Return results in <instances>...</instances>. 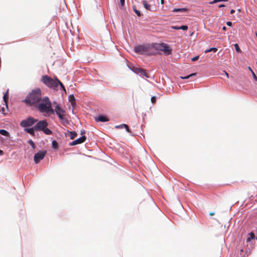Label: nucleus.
<instances>
[{"label": "nucleus", "instance_id": "09e8293b", "mask_svg": "<svg viewBox=\"0 0 257 257\" xmlns=\"http://www.w3.org/2000/svg\"><path fill=\"white\" fill-rule=\"evenodd\" d=\"M249 70H250L251 71V72L252 71L250 68V67H249Z\"/></svg>", "mask_w": 257, "mask_h": 257}, {"label": "nucleus", "instance_id": "5701e85b", "mask_svg": "<svg viewBox=\"0 0 257 257\" xmlns=\"http://www.w3.org/2000/svg\"><path fill=\"white\" fill-rule=\"evenodd\" d=\"M217 51V48H211L210 49L206 50L205 51V53H207L208 52H211V51H213L214 52H216Z\"/></svg>", "mask_w": 257, "mask_h": 257}, {"label": "nucleus", "instance_id": "72a5a7b5", "mask_svg": "<svg viewBox=\"0 0 257 257\" xmlns=\"http://www.w3.org/2000/svg\"><path fill=\"white\" fill-rule=\"evenodd\" d=\"M121 6H123L124 5L125 0H120Z\"/></svg>", "mask_w": 257, "mask_h": 257}, {"label": "nucleus", "instance_id": "f704fd0d", "mask_svg": "<svg viewBox=\"0 0 257 257\" xmlns=\"http://www.w3.org/2000/svg\"><path fill=\"white\" fill-rule=\"evenodd\" d=\"M218 3V0H214L212 2H209L210 4H213Z\"/></svg>", "mask_w": 257, "mask_h": 257}, {"label": "nucleus", "instance_id": "f03ea898", "mask_svg": "<svg viewBox=\"0 0 257 257\" xmlns=\"http://www.w3.org/2000/svg\"><path fill=\"white\" fill-rule=\"evenodd\" d=\"M41 113L53 114L54 110L52 106V103L48 97L42 98L41 100L35 106Z\"/></svg>", "mask_w": 257, "mask_h": 257}, {"label": "nucleus", "instance_id": "39448f33", "mask_svg": "<svg viewBox=\"0 0 257 257\" xmlns=\"http://www.w3.org/2000/svg\"><path fill=\"white\" fill-rule=\"evenodd\" d=\"M153 47L156 50L163 51L165 55L171 54L172 50L170 46L165 43L154 44Z\"/></svg>", "mask_w": 257, "mask_h": 257}, {"label": "nucleus", "instance_id": "f257e3e1", "mask_svg": "<svg viewBox=\"0 0 257 257\" xmlns=\"http://www.w3.org/2000/svg\"><path fill=\"white\" fill-rule=\"evenodd\" d=\"M41 98V90L40 88H37L32 90L28 94L24 102L29 106H35Z\"/></svg>", "mask_w": 257, "mask_h": 257}, {"label": "nucleus", "instance_id": "412c9836", "mask_svg": "<svg viewBox=\"0 0 257 257\" xmlns=\"http://www.w3.org/2000/svg\"><path fill=\"white\" fill-rule=\"evenodd\" d=\"M249 235H250V237H249L247 239V242L250 241L251 239H254L255 238V234H254V233L253 232H250L249 233Z\"/></svg>", "mask_w": 257, "mask_h": 257}, {"label": "nucleus", "instance_id": "a18cd8bd", "mask_svg": "<svg viewBox=\"0 0 257 257\" xmlns=\"http://www.w3.org/2000/svg\"><path fill=\"white\" fill-rule=\"evenodd\" d=\"M223 30L225 31L226 30V28L225 26H223L222 28Z\"/></svg>", "mask_w": 257, "mask_h": 257}, {"label": "nucleus", "instance_id": "7c9ffc66", "mask_svg": "<svg viewBox=\"0 0 257 257\" xmlns=\"http://www.w3.org/2000/svg\"><path fill=\"white\" fill-rule=\"evenodd\" d=\"M188 29V27L187 26H182L180 27V30H183L184 31H186Z\"/></svg>", "mask_w": 257, "mask_h": 257}, {"label": "nucleus", "instance_id": "20e7f679", "mask_svg": "<svg viewBox=\"0 0 257 257\" xmlns=\"http://www.w3.org/2000/svg\"><path fill=\"white\" fill-rule=\"evenodd\" d=\"M48 123L46 120H40L34 125V128L36 131H42L45 134L50 135L52 134V132L48 128Z\"/></svg>", "mask_w": 257, "mask_h": 257}, {"label": "nucleus", "instance_id": "473e14b6", "mask_svg": "<svg viewBox=\"0 0 257 257\" xmlns=\"http://www.w3.org/2000/svg\"><path fill=\"white\" fill-rule=\"evenodd\" d=\"M198 59H199V56H195V57H193V58H192V61H195L197 60Z\"/></svg>", "mask_w": 257, "mask_h": 257}, {"label": "nucleus", "instance_id": "2f4dec72", "mask_svg": "<svg viewBox=\"0 0 257 257\" xmlns=\"http://www.w3.org/2000/svg\"><path fill=\"white\" fill-rule=\"evenodd\" d=\"M156 97L155 96L152 97V98H151V102L153 103H155L156 102Z\"/></svg>", "mask_w": 257, "mask_h": 257}, {"label": "nucleus", "instance_id": "c03bdc74", "mask_svg": "<svg viewBox=\"0 0 257 257\" xmlns=\"http://www.w3.org/2000/svg\"><path fill=\"white\" fill-rule=\"evenodd\" d=\"M161 3L162 5H163L164 4V0H161Z\"/></svg>", "mask_w": 257, "mask_h": 257}, {"label": "nucleus", "instance_id": "4c0bfd02", "mask_svg": "<svg viewBox=\"0 0 257 257\" xmlns=\"http://www.w3.org/2000/svg\"><path fill=\"white\" fill-rule=\"evenodd\" d=\"M172 28H173L174 29H175V30H180V27L173 26V27H172Z\"/></svg>", "mask_w": 257, "mask_h": 257}, {"label": "nucleus", "instance_id": "423d86ee", "mask_svg": "<svg viewBox=\"0 0 257 257\" xmlns=\"http://www.w3.org/2000/svg\"><path fill=\"white\" fill-rule=\"evenodd\" d=\"M41 81L48 87L52 88L54 89H57L56 78L53 79L47 75H44L42 76Z\"/></svg>", "mask_w": 257, "mask_h": 257}, {"label": "nucleus", "instance_id": "6e6552de", "mask_svg": "<svg viewBox=\"0 0 257 257\" xmlns=\"http://www.w3.org/2000/svg\"><path fill=\"white\" fill-rule=\"evenodd\" d=\"M54 110V112H55L57 115L58 116L60 119L64 120L65 111L61 108L59 105H57L55 106V109Z\"/></svg>", "mask_w": 257, "mask_h": 257}, {"label": "nucleus", "instance_id": "cd10ccee", "mask_svg": "<svg viewBox=\"0 0 257 257\" xmlns=\"http://www.w3.org/2000/svg\"><path fill=\"white\" fill-rule=\"evenodd\" d=\"M234 47H235V50L238 52H241V50L240 49L239 47V46L237 44H235L234 45Z\"/></svg>", "mask_w": 257, "mask_h": 257}, {"label": "nucleus", "instance_id": "0eeeda50", "mask_svg": "<svg viewBox=\"0 0 257 257\" xmlns=\"http://www.w3.org/2000/svg\"><path fill=\"white\" fill-rule=\"evenodd\" d=\"M37 121L38 119H35L32 117H29L27 119L22 120L20 123V125L22 127H26L32 126Z\"/></svg>", "mask_w": 257, "mask_h": 257}, {"label": "nucleus", "instance_id": "4468645a", "mask_svg": "<svg viewBox=\"0 0 257 257\" xmlns=\"http://www.w3.org/2000/svg\"><path fill=\"white\" fill-rule=\"evenodd\" d=\"M25 131L30 134L32 136L35 135V129L34 128V126L33 127L29 128H25Z\"/></svg>", "mask_w": 257, "mask_h": 257}, {"label": "nucleus", "instance_id": "ddd939ff", "mask_svg": "<svg viewBox=\"0 0 257 257\" xmlns=\"http://www.w3.org/2000/svg\"><path fill=\"white\" fill-rule=\"evenodd\" d=\"M188 9L187 8H179L176 9L175 8L173 10V12H180V13H184L188 12Z\"/></svg>", "mask_w": 257, "mask_h": 257}, {"label": "nucleus", "instance_id": "de8ad7c7", "mask_svg": "<svg viewBox=\"0 0 257 257\" xmlns=\"http://www.w3.org/2000/svg\"><path fill=\"white\" fill-rule=\"evenodd\" d=\"M225 72V75L227 76V77H228V73L227 72Z\"/></svg>", "mask_w": 257, "mask_h": 257}, {"label": "nucleus", "instance_id": "9d476101", "mask_svg": "<svg viewBox=\"0 0 257 257\" xmlns=\"http://www.w3.org/2000/svg\"><path fill=\"white\" fill-rule=\"evenodd\" d=\"M86 140V137L85 136H82L75 141H73L72 142L70 143L69 144L70 146H75L76 145L80 144L83 142H84Z\"/></svg>", "mask_w": 257, "mask_h": 257}, {"label": "nucleus", "instance_id": "c85d7f7f", "mask_svg": "<svg viewBox=\"0 0 257 257\" xmlns=\"http://www.w3.org/2000/svg\"><path fill=\"white\" fill-rule=\"evenodd\" d=\"M28 143L33 148H35V143L32 140H29Z\"/></svg>", "mask_w": 257, "mask_h": 257}, {"label": "nucleus", "instance_id": "a19ab883", "mask_svg": "<svg viewBox=\"0 0 257 257\" xmlns=\"http://www.w3.org/2000/svg\"><path fill=\"white\" fill-rule=\"evenodd\" d=\"M225 7V5H223V4L220 5L218 6L219 8H222V7Z\"/></svg>", "mask_w": 257, "mask_h": 257}, {"label": "nucleus", "instance_id": "49530a36", "mask_svg": "<svg viewBox=\"0 0 257 257\" xmlns=\"http://www.w3.org/2000/svg\"><path fill=\"white\" fill-rule=\"evenodd\" d=\"M3 154V151L2 150H0V155H2Z\"/></svg>", "mask_w": 257, "mask_h": 257}, {"label": "nucleus", "instance_id": "79ce46f5", "mask_svg": "<svg viewBox=\"0 0 257 257\" xmlns=\"http://www.w3.org/2000/svg\"><path fill=\"white\" fill-rule=\"evenodd\" d=\"M227 0H218V2H227Z\"/></svg>", "mask_w": 257, "mask_h": 257}, {"label": "nucleus", "instance_id": "37998d69", "mask_svg": "<svg viewBox=\"0 0 257 257\" xmlns=\"http://www.w3.org/2000/svg\"><path fill=\"white\" fill-rule=\"evenodd\" d=\"M214 214H215V213H214V212H210V213H209V215H210V216L214 215Z\"/></svg>", "mask_w": 257, "mask_h": 257}, {"label": "nucleus", "instance_id": "7ed1b4c3", "mask_svg": "<svg viewBox=\"0 0 257 257\" xmlns=\"http://www.w3.org/2000/svg\"><path fill=\"white\" fill-rule=\"evenodd\" d=\"M135 52L140 55H156V52L154 51L153 45H139L135 47Z\"/></svg>", "mask_w": 257, "mask_h": 257}, {"label": "nucleus", "instance_id": "c756f323", "mask_svg": "<svg viewBox=\"0 0 257 257\" xmlns=\"http://www.w3.org/2000/svg\"><path fill=\"white\" fill-rule=\"evenodd\" d=\"M134 10L138 16L140 17L141 16V14L139 10H137L136 8H134Z\"/></svg>", "mask_w": 257, "mask_h": 257}, {"label": "nucleus", "instance_id": "ea45409f", "mask_svg": "<svg viewBox=\"0 0 257 257\" xmlns=\"http://www.w3.org/2000/svg\"><path fill=\"white\" fill-rule=\"evenodd\" d=\"M234 12H235V11H234V10H231L230 11V13L231 14H233V13H234Z\"/></svg>", "mask_w": 257, "mask_h": 257}, {"label": "nucleus", "instance_id": "9b49d317", "mask_svg": "<svg viewBox=\"0 0 257 257\" xmlns=\"http://www.w3.org/2000/svg\"><path fill=\"white\" fill-rule=\"evenodd\" d=\"M95 120L96 121H101V122H106L109 120V119L105 116L103 115H99L98 117H95Z\"/></svg>", "mask_w": 257, "mask_h": 257}, {"label": "nucleus", "instance_id": "1a4fd4ad", "mask_svg": "<svg viewBox=\"0 0 257 257\" xmlns=\"http://www.w3.org/2000/svg\"><path fill=\"white\" fill-rule=\"evenodd\" d=\"M46 154V151H41L36 153L34 157L35 163L38 164L41 160L43 159Z\"/></svg>", "mask_w": 257, "mask_h": 257}, {"label": "nucleus", "instance_id": "58836bf2", "mask_svg": "<svg viewBox=\"0 0 257 257\" xmlns=\"http://www.w3.org/2000/svg\"><path fill=\"white\" fill-rule=\"evenodd\" d=\"M4 95H6L9 96V89H7V90L6 91V93L4 94Z\"/></svg>", "mask_w": 257, "mask_h": 257}, {"label": "nucleus", "instance_id": "6ab92c4d", "mask_svg": "<svg viewBox=\"0 0 257 257\" xmlns=\"http://www.w3.org/2000/svg\"><path fill=\"white\" fill-rule=\"evenodd\" d=\"M0 134L7 137L10 136V133L5 130H0Z\"/></svg>", "mask_w": 257, "mask_h": 257}, {"label": "nucleus", "instance_id": "a878e982", "mask_svg": "<svg viewBox=\"0 0 257 257\" xmlns=\"http://www.w3.org/2000/svg\"><path fill=\"white\" fill-rule=\"evenodd\" d=\"M142 68H134L133 71L137 74H140L141 72V70H142Z\"/></svg>", "mask_w": 257, "mask_h": 257}, {"label": "nucleus", "instance_id": "b1692460", "mask_svg": "<svg viewBox=\"0 0 257 257\" xmlns=\"http://www.w3.org/2000/svg\"><path fill=\"white\" fill-rule=\"evenodd\" d=\"M52 147L54 149H57L58 148V145L56 141H53L52 143Z\"/></svg>", "mask_w": 257, "mask_h": 257}, {"label": "nucleus", "instance_id": "c9c22d12", "mask_svg": "<svg viewBox=\"0 0 257 257\" xmlns=\"http://www.w3.org/2000/svg\"><path fill=\"white\" fill-rule=\"evenodd\" d=\"M226 25L228 26H231L232 25V23L231 22H227L226 23Z\"/></svg>", "mask_w": 257, "mask_h": 257}, {"label": "nucleus", "instance_id": "2eb2a0df", "mask_svg": "<svg viewBox=\"0 0 257 257\" xmlns=\"http://www.w3.org/2000/svg\"><path fill=\"white\" fill-rule=\"evenodd\" d=\"M116 128H123V127H125V128L126 129V131L127 132H130V130L129 129V127H128V126L127 125V124H120L119 125H117L116 126Z\"/></svg>", "mask_w": 257, "mask_h": 257}, {"label": "nucleus", "instance_id": "bb28decb", "mask_svg": "<svg viewBox=\"0 0 257 257\" xmlns=\"http://www.w3.org/2000/svg\"><path fill=\"white\" fill-rule=\"evenodd\" d=\"M196 75V73H192L187 76H185V77H181V79H188L189 78H190V77L192 76H195Z\"/></svg>", "mask_w": 257, "mask_h": 257}, {"label": "nucleus", "instance_id": "a211bd4d", "mask_svg": "<svg viewBox=\"0 0 257 257\" xmlns=\"http://www.w3.org/2000/svg\"><path fill=\"white\" fill-rule=\"evenodd\" d=\"M69 133V137L71 140L74 139L77 135V133L74 131V132H68Z\"/></svg>", "mask_w": 257, "mask_h": 257}, {"label": "nucleus", "instance_id": "4be33fe9", "mask_svg": "<svg viewBox=\"0 0 257 257\" xmlns=\"http://www.w3.org/2000/svg\"><path fill=\"white\" fill-rule=\"evenodd\" d=\"M8 109V106L7 105H6V107H3L1 108L0 111L2 112V113H3L4 114H6L7 113Z\"/></svg>", "mask_w": 257, "mask_h": 257}, {"label": "nucleus", "instance_id": "393cba45", "mask_svg": "<svg viewBox=\"0 0 257 257\" xmlns=\"http://www.w3.org/2000/svg\"><path fill=\"white\" fill-rule=\"evenodd\" d=\"M3 99L5 103V105H7V104L8 103V100H9V96L6 95H4Z\"/></svg>", "mask_w": 257, "mask_h": 257}, {"label": "nucleus", "instance_id": "f8f14e48", "mask_svg": "<svg viewBox=\"0 0 257 257\" xmlns=\"http://www.w3.org/2000/svg\"><path fill=\"white\" fill-rule=\"evenodd\" d=\"M68 100L71 102V104L73 107H74L76 106V101L75 98L73 94H71L68 97Z\"/></svg>", "mask_w": 257, "mask_h": 257}, {"label": "nucleus", "instance_id": "aec40b11", "mask_svg": "<svg viewBox=\"0 0 257 257\" xmlns=\"http://www.w3.org/2000/svg\"><path fill=\"white\" fill-rule=\"evenodd\" d=\"M140 74L141 76H145L147 78H149V76L147 73L145 69H142V70H141V72L140 73Z\"/></svg>", "mask_w": 257, "mask_h": 257}, {"label": "nucleus", "instance_id": "dca6fc26", "mask_svg": "<svg viewBox=\"0 0 257 257\" xmlns=\"http://www.w3.org/2000/svg\"><path fill=\"white\" fill-rule=\"evenodd\" d=\"M56 80H57V82H56L57 87L58 86V85H60L61 88L66 92V89L65 88L64 86L62 84V83L57 78H56Z\"/></svg>", "mask_w": 257, "mask_h": 257}, {"label": "nucleus", "instance_id": "e433bc0d", "mask_svg": "<svg viewBox=\"0 0 257 257\" xmlns=\"http://www.w3.org/2000/svg\"><path fill=\"white\" fill-rule=\"evenodd\" d=\"M252 73L253 74V78L255 80H257V77L256 76V75H255L254 73L252 71Z\"/></svg>", "mask_w": 257, "mask_h": 257}, {"label": "nucleus", "instance_id": "f3484780", "mask_svg": "<svg viewBox=\"0 0 257 257\" xmlns=\"http://www.w3.org/2000/svg\"><path fill=\"white\" fill-rule=\"evenodd\" d=\"M143 4L146 10L150 11H152L151 7L150 5L148 4L146 1H143Z\"/></svg>", "mask_w": 257, "mask_h": 257}]
</instances>
